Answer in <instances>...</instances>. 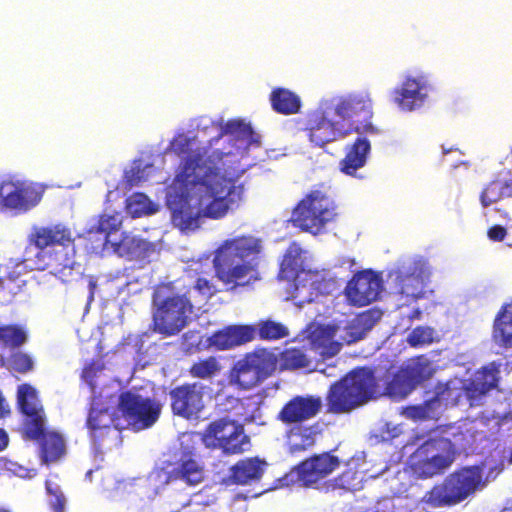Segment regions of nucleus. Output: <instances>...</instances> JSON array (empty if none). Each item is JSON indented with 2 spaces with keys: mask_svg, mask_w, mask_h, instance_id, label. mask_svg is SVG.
I'll use <instances>...</instances> for the list:
<instances>
[{
  "mask_svg": "<svg viewBox=\"0 0 512 512\" xmlns=\"http://www.w3.org/2000/svg\"><path fill=\"white\" fill-rule=\"evenodd\" d=\"M286 438L288 452L297 455L316 444L317 431L313 426L295 425L287 431Z\"/></svg>",
  "mask_w": 512,
  "mask_h": 512,
  "instance_id": "obj_31",
  "label": "nucleus"
},
{
  "mask_svg": "<svg viewBox=\"0 0 512 512\" xmlns=\"http://www.w3.org/2000/svg\"><path fill=\"white\" fill-rule=\"evenodd\" d=\"M201 440L207 448H219L226 455L243 453L250 443L243 426L226 418L209 423L201 435Z\"/></svg>",
  "mask_w": 512,
  "mask_h": 512,
  "instance_id": "obj_9",
  "label": "nucleus"
},
{
  "mask_svg": "<svg viewBox=\"0 0 512 512\" xmlns=\"http://www.w3.org/2000/svg\"><path fill=\"white\" fill-rule=\"evenodd\" d=\"M0 198L3 207L26 212L38 204L41 196L30 185L5 181L0 186Z\"/></svg>",
  "mask_w": 512,
  "mask_h": 512,
  "instance_id": "obj_19",
  "label": "nucleus"
},
{
  "mask_svg": "<svg viewBox=\"0 0 512 512\" xmlns=\"http://www.w3.org/2000/svg\"><path fill=\"white\" fill-rule=\"evenodd\" d=\"M223 135H232L236 139L246 140L248 143L253 142L254 131L249 124L244 123L242 120H230L223 127L218 138Z\"/></svg>",
  "mask_w": 512,
  "mask_h": 512,
  "instance_id": "obj_45",
  "label": "nucleus"
},
{
  "mask_svg": "<svg viewBox=\"0 0 512 512\" xmlns=\"http://www.w3.org/2000/svg\"><path fill=\"white\" fill-rule=\"evenodd\" d=\"M381 395L379 380L370 367H356L332 383L326 394V411L349 414Z\"/></svg>",
  "mask_w": 512,
  "mask_h": 512,
  "instance_id": "obj_2",
  "label": "nucleus"
},
{
  "mask_svg": "<svg viewBox=\"0 0 512 512\" xmlns=\"http://www.w3.org/2000/svg\"><path fill=\"white\" fill-rule=\"evenodd\" d=\"M341 120L350 121L349 133H377L371 123L373 116L372 100L368 93H352L333 100L327 108Z\"/></svg>",
  "mask_w": 512,
  "mask_h": 512,
  "instance_id": "obj_8",
  "label": "nucleus"
},
{
  "mask_svg": "<svg viewBox=\"0 0 512 512\" xmlns=\"http://www.w3.org/2000/svg\"><path fill=\"white\" fill-rule=\"evenodd\" d=\"M11 414L10 407L0 391V419L6 418Z\"/></svg>",
  "mask_w": 512,
  "mask_h": 512,
  "instance_id": "obj_58",
  "label": "nucleus"
},
{
  "mask_svg": "<svg viewBox=\"0 0 512 512\" xmlns=\"http://www.w3.org/2000/svg\"><path fill=\"white\" fill-rule=\"evenodd\" d=\"M499 372V367L492 362L478 369L474 376L463 384V392L471 406L498 386Z\"/></svg>",
  "mask_w": 512,
  "mask_h": 512,
  "instance_id": "obj_20",
  "label": "nucleus"
},
{
  "mask_svg": "<svg viewBox=\"0 0 512 512\" xmlns=\"http://www.w3.org/2000/svg\"><path fill=\"white\" fill-rule=\"evenodd\" d=\"M415 387L416 385L410 382V379L405 375V372L402 369L400 372L396 373L387 383L386 393L392 397L403 398Z\"/></svg>",
  "mask_w": 512,
  "mask_h": 512,
  "instance_id": "obj_44",
  "label": "nucleus"
},
{
  "mask_svg": "<svg viewBox=\"0 0 512 512\" xmlns=\"http://www.w3.org/2000/svg\"><path fill=\"white\" fill-rule=\"evenodd\" d=\"M10 367L13 371L25 374L33 369L32 358L23 352H15L11 354L9 359Z\"/></svg>",
  "mask_w": 512,
  "mask_h": 512,
  "instance_id": "obj_52",
  "label": "nucleus"
},
{
  "mask_svg": "<svg viewBox=\"0 0 512 512\" xmlns=\"http://www.w3.org/2000/svg\"><path fill=\"white\" fill-rule=\"evenodd\" d=\"M434 341V329L429 326H417L407 336L411 347L418 348L430 345Z\"/></svg>",
  "mask_w": 512,
  "mask_h": 512,
  "instance_id": "obj_50",
  "label": "nucleus"
},
{
  "mask_svg": "<svg viewBox=\"0 0 512 512\" xmlns=\"http://www.w3.org/2000/svg\"><path fill=\"white\" fill-rule=\"evenodd\" d=\"M424 84L413 77H407L401 87L392 92L394 103L403 111H413L423 105L426 93Z\"/></svg>",
  "mask_w": 512,
  "mask_h": 512,
  "instance_id": "obj_24",
  "label": "nucleus"
},
{
  "mask_svg": "<svg viewBox=\"0 0 512 512\" xmlns=\"http://www.w3.org/2000/svg\"><path fill=\"white\" fill-rule=\"evenodd\" d=\"M254 336L255 329L250 326H227L208 337L207 344L215 350H228L252 341Z\"/></svg>",
  "mask_w": 512,
  "mask_h": 512,
  "instance_id": "obj_22",
  "label": "nucleus"
},
{
  "mask_svg": "<svg viewBox=\"0 0 512 512\" xmlns=\"http://www.w3.org/2000/svg\"><path fill=\"white\" fill-rule=\"evenodd\" d=\"M183 481L195 486L204 480V468L194 451H182L175 467L168 473V481Z\"/></svg>",
  "mask_w": 512,
  "mask_h": 512,
  "instance_id": "obj_21",
  "label": "nucleus"
},
{
  "mask_svg": "<svg viewBox=\"0 0 512 512\" xmlns=\"http://www.w3.org/2000/svg\"><path fill=\"white\" fill-rule=\"evenodd\" d=\"M42 463L57 462L66 454V443L61 434L55 431L45 433L39 440Z\"/></svg>",
  "mask_w": 512,
  "mask_h": 512,
  "instance_id": "obj_33",
  "label": "nucleus"
},
{
  "mask_svg": "<svg viewBox=\"0 0 512 512\" xmlns=\"http://www.w3.org/2000/svg\"><path fill=\"white\" fill-rule=\"evenodd\" d=\"M381 318V312L369 309L357 314L344 327L345 334L341 337L347 344L363 339Z\"/></svg>",
  "mask_w": 512,
  "mask_h": 512,
  "instance_id": "obj_27",
  "label": "nucleus"
},
{
  "mask_svg": "<svg viewBox=\"0 0 512 512\" xmlns=\"http://www.w3.org/2000/svg\"><path fill=\"white\" fill-rule=\"evenodd\" d=\"M205 386L200 382H186L171 388L168 396L173 415L196 420L205 409Z\"/></svg>",
  "mask_w": 512,
  "mask_h": 512,
  "instance_id": "obj_13",
  "label": "nucleus"
},
{
  "mask_svg": "<svg viewBox=\"0 0 512 512\" xmlns=\"http://www.w3.org/2000/svg\"><path fill=\"white\" fill-rule=\"evenodd\" d=\"M303 272L302 258H282L279 270L280 279L295 281Z\"/></svg>",
  "mask_w": 512,
  "mask_h": 512,
  "instance_id": "obj_49",
  "label": "nucleus"
},
{
  "mask_svg": "<svg viewBox=\"0 0 512 512\" xmlns=\"http://www.w3.org/2000/svg\"><path fill=\"white\" fill-rule=\"evenodd\" d=\"M45 489L46 493L49 496L48 506L53 512H64L66 505V497L61 489V487L51 481H45Z\"/></svg>",
  "mask_w": 512,
  "mask_h": 512,
  "instance_id": "obj_48",
  "label": "nucleus"
},
{
  "mask_svg": "<svg viewBox=\"0 0 512 512\" xmlns=\"http://www.w3.org/2000/svg\"><path fill=\"white\" fill-rule=\"evenodd\" d=\"M278 354L256 348L236 361L229 371V381L241 390H250L271 377L277 370Z\"/></svg>",
  "mask_w": 512,
  "mask_h": 512,
  "instance_id": "obj_6",
  "label": "nucleus"
},
{
  "mask_svg": "<svg viewBox=\"0 0 512 512\" xmlns=\"http://www.w3.org/2000/svg\"><path fill=\"white\" fill-rule=\"evenodd\" d=\"M304 131L310 143L319 148L349 134V131H343L337 127V124L329 118L328 111H316L311 114Z\"/></svg>",
  "mask_w": 512,
  "mask_h": 512,
  "instance_id": "obj_17",
  "label": "nucleus"
},
{
  "mask_svg": "<svg viewBox=\"0 0 512 512\" xmlns=\"http://www.w3.org/2000/svg\"><path fill=\"white\" fill-rule=\"evenodd\" d=\"M506 234V229L501 225H494L488 229V237L493 241H502Z\"/></svg>",
  "mask_w": 512,
  "mask_h": 512,
  "instance_id": "obj_56",
  "label": "nucleus"
},
{
  "mask_svg": "<svg viewBox=\"0 0 512 512\" xmlns=\"http://www.w3.org/2000/svg\"><path fill=\"white\" fill-rule=\"evenodd\" d=\"M272 109L282 115L296 114L300 111V97L289 89L274 88L269 97Z\"/></svg>",
  "mask_w": 512,
  "mask_h": 512,
  "instance_id": "obj_35",
  "label": "nucleus"
},
{
  "mask_svg": "<svg viewBox=\"0 0 512 512\" xmlns=\"http://www.w3.org/2000/svg\"><path fill=\"white\" fill-rule=\"evenodd\" d=\"M224 156L226 154L220 151L210 155L190 154L175 177L186 197L194 200L199 210L213 219L224 217L237 206L244 192L243 185L225 169Z\"/></svg>",
  "mask_w": 512,
  "mask_h": 512,
  "instance_id": "obj_1",
  "label": "nucleus"
},
{
  "mask_svg": "<svg viewBox=\"0 0 512 512\" xmlns=\"http://www.w3.org/2000/svg\"><path fill=\"white\" fill-rule=\"evenodd\" d=\"M363 476L355 467H348L328 484V493L335 491L353 492L362 488Z\"/></svg>",
  "mask_w": 512,
  "mask_h": 512,
  "instance_id": "obj_38",
  "label": "nucleus"
},
{
  "mask_svg": "<svg viewBox=\"0 0 512 512\" xmlns=\"http://www.w3.org/2000/svg\"><path fill=\"white\" fill-rule=\"evenodd\" d=\"M421 315H422V312H421V310H420V309H414V310L411 312V314H410L409 318H410L411 320H413V319H420V318H421Z\"/></svg>",
  "mask_w": 512,
  "mask_h": 512,
  "instance_id": "obj_62",
  "label": "nucleus"
},
{
  "mask_svg": "<svg viewBox=\"0 0 512 512\" xmlns=\"http://www.w3.org/2000/svg\"><path fill=\"white\" fill-rule=\"evenodd\" d=\"M281 370H297L307 368L310 359L301 348L291 347L283 350L278 355Z\"/></svg>",
  "mask_w": 512,
  "mask_h": 512,
  "instance_id": "obj_41",
  "label": "nucleus"
},
{
  "mask_svg": "<svg viewBox=\"0 0 512 512\" xmlns=\"http://www.w3.org/2000/svg\"><path fill=\"white\" fill-rule=\"evenodd\" d=\"M104 369V364L99 361H91L85 365L82 370V377L87 381H92L97 374Z\"/></svg>",
  "mask_w": 512,
  "mask_h": 512,
  "instance_id": "obj_55",
  "label": "nucleus"
},
{
  "mask_svg": "<svg viewBox=\"0 0 512 512\" xmlns=\"http://www.w3.org/2000/svg\"><path fill=\"white\" fill-rule=\"evenodd\" d=\"M370 150L371 145L367 138H357L340 161V170L347 175H355L356 171L366 164Z\"/></svg>",
  "mask_w": 512,
  "mask_h": 512,
  "instance_id": "obj_30",
  "label": "nucleus"
},
{
  "mask_svg": "<svg viewBox=\"0 0 512 512\" xmlns=\"http://www.w3.org/2000/svg\"><path fill=\"white\" fill-rule=\"evenodd\" d=\"M9 443V438L7 432L0 428V451L4 450Z\"/></svg>",
  "mask_w": 512,
  "mask_h": 512,
  "instance_id": "obj_61",
  "label": "nucleus"
},
{
  "mask_svg": "<svg viewBox=\"0 0 512 512\" xmlns=\"http://www.w3.org/2000/svg\"><path fill=\"white\" fill-rule=\"evenodd\" d=\"M383 291L381 273L371 269L358 271L347 282L344 294L348 303L355 307H364L377 301Z\"/></svg>",
  "mask_w": 512,
  "mask_h": 512,
  "instance_id": "obj_15",
  "label": "nucleus"
},
{
  "mask_svg": "<svg viewBox=\"0 0 512 512\" xmlns=\"http://www.w3.org/2000/svg\"><path fill=\"white\" fill-rule=\"evenodd\" d=\"M434 391L435 396L432 399L425 401L421 405L403 407L401 410V415L414 421L429 419L431 417V412L435 402L440 400L448 401L452 399L451 382L448 381L445 383H438L435 386Z\"/></svg>",
  "mask_w": 512,
  "mask_h": 512,
  "instance_id": "obj_29",
  "label": "nucleus"
},
{
  "mask_svg": "<svg viewBox=\"0 0 512 512\" xmlns=\"http://www.w3.org/2000/svg\"><path fill=\"white\" fill-rule=\"evenodd\" d=\"M267 467V462L259 457H247L237 461L229 469L228 479L236 485H249L260 481Z\"/></svg>",
  "mask_w": 512,
  "mask_h": 512,
  "instance_id": "obj_23",
  "label": "nucleus"
},
{
  "mask_svg": "<svg viewBox=\"0 0 512 512\" xmlns=\"http://www.w3.org/2000/svg\"><path fill=\"white\" fill-rule=\"evenodd\" d=\"M88 288H89V295L87 298V304L90 305L94 301L95 291L97 288V283L93 278H90Z\"/></svg>",
  "mask_w": 512,
  "mask_h": 512,
  "instance_id": "obj_59",
  "label": "nucleus"
},
{
  "mask_svg": "<svg viewBox=\"0 0 512 512\" xmlns=\"http://www.w3.org/2000/svg\"><path fill=\"white\" fill-rule=\"evenodd\" d=\"M341 459L331 451L315 453L300 461L291 470L295 474L299 484L305 488L315 489L322 493H328L330 476L338 470Z\"/></svg>",
  "mask_w": 512,
  "mask_h": 512,
  "instance_id": "obj_7",
  "label": "nucleus"
},
{
  "mask_svg": "<svg viewBox=\"0 0 512 512\" xmlns=\"http://www.w3.org/2000/svg\"><path fill=\"white\" fill-rule=\"evenodd\" d=\"M414 468L423 478L442 474L454 460L452 444L444 438L428 439L413 454Z\"/></svg>",
  "mask_w": 512,
  "mask_h": 512,
  "instance_id": "obj_10",
  "label": "nucleus"
},
{
  "mask_svg": "<svg viewBox=\"0 0 512 512\" xmlns=\"http://www.w3.org/2000/svg\"><path fill=\"white\" fill-rule=\"evenodd\" d=\"M228 258H213V264L218 278L226 284L246 285L257 279V272L248 263L230 265Z\"/></svg>",
  "mask_w": 512,
  "mask_h": 512,
  "instance_id": "obj_25",
  "label": "nucleus"
},
{
  "mask_svg": "<svg viewBox=\"0 0 512 512\" xmlns=\"http://www.w3.org/2000/svg\"><path fill=\"white\" fill-rule=\"evenodd\" d=\"M152 324L154 332L171 337L181 332L193 313L187 295L176 292L172 282L159 283L152 294Z\"/></svg>",
  "mask_w": 512,
  "mask_h": 512,
  "instance_id": "obj_4",
  "label": "nucleus"
},
{
  "mask_svg": "<svg viewBox=\"0 0 512 512\" xmlns=\"http://www.w3.org/2000/svg\"><path fill=\"white\" fill-rule=\"evenodd\" d=\"M27 340L25 331L18 325L0 326V344L6 348H18Z\"/></svg>",
  "mask_w": 512,
  "mask_h": 512,
  "instance_id": "obj_42",
  "label": "nucleus"
},
{
  "mask_svg": "<svg viewBox=\"0 0 512 512\" xmlns=\"http://www.w3.org/2000/svg\"><path fill=\"white\" fill-rule=\"evenodd\" d=\"M59 259L53 258L55 264H50V266H54L50 273L58 276L63 281L71 280L74 274H81L80 264L76 263L73 258H62L61 262L58 261Z\"/></svg>",
  "mask_w": 512,
  "mask_h": 512,
  "instance_id": "obj_46",
  "label": "nucleus"
},
{
  "mask_svg": "<svg viewBox=\"0 0 512 512\" xmlns=\"http://www.w3.org/2000/svg\"><path fill=\"white\" fill-rule=\"evenodd\" d=\"M118 256H149L156 253L153 244L131 235L125 234L119 242L111 243Z\"/></svg>",
  "mask_w": 512,
  "mask_h": 512,
  "instance_id": "obj_34",
  "label": "nucleus"
},
{
  "mask_svg": "<svg viewBox=\"0 0 512 512\" xmlns=\"http://www.w3.org/2000/svg\"><path fill=\"white\" fill-rule=\"evenodd\" d=\"M339 215L338 205L323 185L308 191L291 212L290 222L296 228L313 235L322 233Z\"/></svg>",
  "mask_w": 512,
  "mask_h": 512,
  "instance_id": "obj_5",
  "label": "nucleus"
},
{
  "mask_svg": "<svg viewBox=\"0 0 512 512\" xmlns=\"http://www.w3.org/2000/svg\"><path fill=\"white\" fill-rule=\"evenodd\" d=\"M23 433L26 439L39 440L45 433V413L44 409L36 411L29 410L24 414Z\"/></svg>",
  "mask_w": 512,
  "mask_h": 512,
  "instance_id": "obj_40",
  "label": "nucleus"
},
{
  "mask_svg": "<svg viewBox=\"0 0 512 512\" xmlns=\"http://www.w3.org/2000/svg\"><path fill=\"white\" fill-rule=\"evenodd\" d=\"M222 370L219 359L215 356H208L192 363L188 373L192 378L210 380L218 376Z\"/></svg>",
  "mask_w": 512,
  "mask_h": 512,
  "instance_id": "obj_39",
  "label": "nucleus"
},
{
  "mask_svg": "<svg viewBox=\"0 0 512 512\" xmlns=\"http://www.w3.org/2000/svg\"><path fill=\"white\" fill-rule=\"evenodd\" d=\"M191 139L185 135H179L171 142L173 151L178 154H186L190 150Z\"/></svg>",
  "mask_w": 512,
  "mask_h": 512,
  "instance_id": "obj_54",
  "label": "nucleus"
},
{
  "mask_svg": "<svg viewBox=\"0 0 512 512\" xmlns=\"http://www.w3.org/2000/svg\"><path fill=\"white\" fill-rule=\"evenodd\" d=\"M195 288L202 294H205V295H212L213 291H212V285L211 283L205 279V278H198L197 281H196V284H195Z\"/></svg>",
  "mask_w": 512,
  "mask_h": 512,
  "instance_id": "obj_57",
  "label": "nucleus"
},
{
  "mask_svg": "<svg viewBox=\"0 0 512 512\" xmlns=\"http://www.w3.org/2000/svg\"><path fill=\"white\" fill-rule=\"evenodd\" d=\"M405 375L412 384L420 385L429 380L435 373L432 361L426 355L413 357L403 368Z\"/></svg>",
  "mask_w": 512,
  "mask_h": 512,
  "instance_id": "obj_36",
  "label": "nucleus"
},
{
  "mask_svg": "<svg viewBox=\"0 0 512 512\" xmlns=\"http://www.w3.org/2000/svg\"><path fill=\"white\" fill-rule=\"evenodd\" d=\"M3 274H4V275H3V277H7V278H9L10 280H15V279L18 277V276H14V275H12V274H10V273L6 272V269L3 271Z\"/></svg>",
  "mask_w": 512,
  "mask_h": 512,
  "instance_id": "obj_64",
  "label": "nucleus"
},
{
  "mask_svg": "<svg viewBox=\"0 0 512 512\" xmlns=\"http://www.w3.org/2000/svg\"><path fill=\"white\" fill-rule=\"evenodd\" d=\"M258 333L261 339L278 340L288 336V329L281 323L271 320L260 323Z\"/></svg>",
  "mask_w": 512,
  "mask_h": 512,
  "instance_id": "obj_51",
  "label": "nucleus"
},
{
  "mask_svg": "<svg viewBox=\"0 0 512 512\" xmlns=\"http://www.w3.org/2000/svg\"><path fill=\"white\" fill-rule=\"evenodd\" d=\"M389 279L401 296L417 300L427 298L433 290L427 287L431 277V269L426 262L416 261L408 268H397L389 272Z\"/></svg>",
  "mask_w": 512,
  "mask_h": 512,
  "instance_id": "obj_12",
  "label": "nucleus"
},
{
  "mask_svg": "<svg viewBox=\"0 0 512 512\" xmlns=\"http://www.w3.org/2000/svg\"><path fill=\"white\" fill-rule=\"evenodd\" d=\"M322 409V399L319 396H294L287 401L277 414V420L290 425L301 423L314 418Z\"/></svg>",
  "mask_w": 512,
  "mask_h": 512,
  "instance_id": "obj_18",
  "label": "nucleus"
},
{
  "mask_svg": "<svg viewBox=\"0 0 512 512\" xmlns=\"http://www.w3.org/2000/svg\"><path fill=\"white\" fill-rule=\"evenodd\" d=\"M487 485L484 464L462 466L429 489L422 502L431 508L452 507Z\"/></svg>",
  "mask_w": 512,
  "mask_h": 512,
  "instance_id": "obj_3",
  "label": "nucleus"
},
{
  "mask_svg": "<svg viewBox=\"0 0 512 512\" xmlns=\"http://www.w3.org/2000/svg\"><path fill=\"white\" fill-rule=\"evenodd\" d=\"M119 421L120 418L117 416L114 407L107 405L100 399H94L91 402L86 426L94 441L102 443L110 436L113 440L119 439L123 429Z\"/></svg>",
  "mask_w": 512,
  "mask_h": 512,
  "instance_id": "obj_14",
  "label": "nucleus"
},
{
  "mask_svg": "<svg viewBox=\"0 0 512 512\" xmlns=\"http://www.w3.org/2000/svg\"><path fill=\"white\" fill-rule=\"evenodd\" d=\"M301 254H302V250L295 243H293L287 249V251L284 254V256H287V257H290V256H301Z\"/></svg>",
  "mask_w": 512,
  "mask_h": 512,
  "instance_id": "obj_60",
  "label": "nucleus"
},
{
  "mask_svg": "<svg viewBox=\"0 0 512 512\" xmlns=\"http://www.w3.org/2000/svg\"><path fill=\"white\" fill-rule=\"evenodd\" d=\"M28 244L39 250L61 247L68 254V250L75 253L74 237L70 228L62 223L48 226H33L27 238Z\"/></svg>",
  "mask_w": 512,
  "mask_h": 512,
  "instance_id": "obj_16",
  "label": "nucleus"
},
{
  "mask_svg": "<svg viewBox=\"0 0 512 512\" xmlns=\"http://www.w3.org/2000/svg\"><path fill=\"white\" fill-rule=\"evenodd\" d=\"M492 338L503 348H512V301L501 306L493 321Z\"/></svg>",
  "mask_w": 512,
  "mask_h": 512,
  "instance_id": "obj_32",
  "label": "nucleus"
},
{
  "mask_svg": "<svg viewBox=\"0 0 512 512\" xmlns=\"http://www.w3.org/2000/svg\"><path fill=\"white\" fill-rule=\"evenodd\" d=\"M151 202L148 197L143 193H135L128 199V208L131 213L140 216L150 212Z\"/></svg>",
  "mask_w": 512,
  "mask_h": 512,
  "instance_id": "obj_53",
  "label": "nucleus"
},
{
  "mask_svg": "<svg viewBox=\"0 0 512 512\" xmlns=\"http://www.w3.org/2000/svg\"><path fill=\"white\" fill-rule=\"evenodd\" d=\"M262 252V240L252 235H242L225 240L215 256H257Z\"/></svg>",
  "mask_w": 512,
  "mask_h": 512,
  "instance_id": "obj_28",
  "label": "nucleus"
},
{
  "mask_svg": "<svg viewBox=\"0 0 512 512\" xmlns=\"http://www.w3.org/2000/svg\"><path fill=\"white\" fill-rule=\"evenodd\" d=\"M17 403L23 415L28 414L29 410L43 409L39 403L36 390L29 384H22L18 387Z\"/></svg>",
  "mask_w": 512,
  "mask_h": 512,
  "instance_id": "obj_43",
  "label": "nucleus"
},
{
  "mask_svg": "<svg viewBox=\"0 0 512 512\" xmlns=\"http://www.w3.org/2000/svg\"><path fill=\"white\" fill-rule=\"evenodd\" d=\"M336 332L337 327L334 325H318L310 332L311 347L323 359L336 356L342 349V343L335 340Z\"/></svg>",
  "mask_w": 512,
  "mask_h": 512,
  "instance_id": "obj_26",
  "label": "nucleus"
},
{
  "mask_svg": "<svg viewBox=\"0 0 512 512\" xmlns=\"http://www.w3.org/2000/svg\"><path fill=\"white\" fill-rule=\"evenodd\" d=\"M94 236H95V234H94V233L89 232V233H88V235H87V236H85V237H83L82 239H83V241H85V242H90V241H92V238H93Z\"/></svg>",
  "mask_w": 512,
  "mask_h": 512,
  "instance_id": "obj_63",
  "label": "nucleus"
},
{
  "mask_svg": "<svg viewBox=\"0 0 512 512\" xmlns=\"http://www.w3.org/2000/svg\"><path fill=\"white\" fill-rule=\"evenodd\" d=\"M161 408L158 401L142 397L129 390L119 395L118 410L128 425L135 430H144L153 426L160 417Z\"/></svg>",
  "mask_w": 512,
  "mask_h": 512,
  "instance_id": "obj_11",
  "label": "nucleus"
},
{
  "mask_svg": "<svg viewBox=\"0 0 512 512\" xmlns=\"http://www.w3.org/2000/svg\"><path fill=\"white\" fill-rule=\"evenodd\" d=\"M509 197H512V178L509 180L494 179L482 190L480 202L483 207H488Z\"/></svg>",
  "mask_w": 512,
  "mask_h": 512,
  "instance_id": "obj_37",
  "label": "nucleus"
},
{
  "mask_svg": "<svg viewBox=\"0 0 512 512\" xmlns=\"http://www.w3.org/2000/svg\"><path fill=\"white\" fill-rule=\"evenodd\" d=\"M118 227V222L115 216L112 215H102L99 218L97 223L96 232L103 234V237L99 239V244L96 247H92V253H97L98 248H103L108 245L109 235L116 231Z\"/></svg>",
  "mask_w": 512,
  "mask_h": 512,
  "instance_id": "obj_47",
  "label": "nucleus"
}]
</instances>
